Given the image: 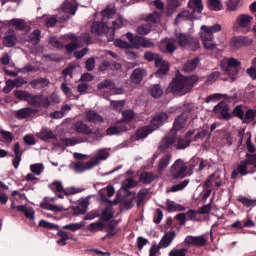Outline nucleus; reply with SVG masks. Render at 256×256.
Segmentation results:
<instances>
[{"label": "nucleus", "instance_id": "nucleus-7", "mask_svg": "<svg viewBox=\"0 0 256 256\" xmlns=\"http://www.w3.org/2000/svg\"><path fill=\"white\" fill-rule=\"evenodd\" d=\"M251 21H253V16L249 14L239 15L233 24V31L235 33H249Z\"/></svg>", "mask_w": 256, "mask_h": 256}, {"label": "nucleus", "instance_id": "nucleus-21", "mask_svg": "<svg viewBox=\"0 0 256 256\" xmlns=\"http://www.w3.org/2000/svg\"><path fill=\"white\" fill-rule=\"evenodd\" d=\"M175 39L173 38H165L161 41L160 47L166 53H175L177 51V44H175Z\"/></svg>", "mask_w": 256, "mask_h": 256}, {"label": "nucleus", "instance_id": "nucleus-54", "mask_svg": "<svg viewBox=\"0 0 256 256\" xmlns=\"http://www.w3.org/2000/svg\"><path fill=\"white\" fill-rule=\"evenodd\" d=\"M26 102H28V104L32 107H37L39 105V95H33L31 93H28Z\"/></svg>", "mask_w": 256, "mask_h": 256}, {"label": "nucleus", "instance_id": "nucleus-33", "mask_svg": "<svg viewBox=\"0 0 256 256\" xmlns=\"http://www.w3.org/2000/svg\"><path fill=\"white\" fill-rule=\"evenodd\" d=\"M16 209L24 213L27 219H31V220L35 219V210H33V208L27 207L25 205H18Z\"/></svg>", "mask_w": 256, "mask_h": 256}, {"label": "nucleus", "instance_id": "nucleus-55", "mask_svg": "<svg viewBox=\"0 0 256 256\" xmlns=\"http://www.w3.org/2000/svg\"><path fill=\"white\" fill-rule=\"evenodd\" d=\"M228 11H237L241 5V0H229L227 3Z\"/></svg>", "mask_w": 256, "mask_h": 256}, {"label": "nucleus", "instance_id": "nucleus-17", "mask_svg": "<svg viewBox=\"0 0 256 256\" xmlns=\"http://www.w3.org/2000/svg\"><path fill=\"white\" fill-rule=\"evenodd\" d=\"M213 113L219 115L220 119H230L231 114L229 113V105L225 102H220L213 109Z\"/></svg>", "mask_w": 256, "mask_h": 256}, {"label": "nucleus", "instance_id": "nucleus-1", "mask_svg": "<svg viewBox=\"0 0 256 256\" xmlns=\"http://www.w3.org/2000/svg\"><path fill=\"white\" fill-rule=\"evenodd\" d=\"M102 21L93 22L91 32L95 35H109L108 41H113L115 30L121 29L127 25V20H123V16L117 14L115 5L110 4L101 12Z\"/></svg>", "mask_w": 256, "mask_h": 256}, {"label": "nucleus", "instance_id": "nucleus-16", "mask_svg": "<svg viewBox=\"0 0 256 256\" xmlns=\"http://www.w3.org/2000/svg\"><path fill=\"white\" fill-rule=\"evenodd\" d=\"M155 65L158 67V70L156 71L157 77H163V75H167L169 71V62L163 60V58L158 55L155 60Z\"/></svg>", "mask_w": 256, "mask_h": 256}, {"label": "nucleus", "instance_id": "nucleus-14", "mask_svg": "<svg viewBox=\"0 0 256 256\" xmlns=\"http://www.w3.org/2000/svg\"><path fill=\"white\" fill-rule=\"evenodd\" d=\"M55 198H44L43 202L40 204L42 209H47V211H55V213H61L67 211V209L61 205H55Z\"/></svg>", "mask_w": 256, "mask_h": 256}, {"label": "nucleus", "instance_id": "nucleus-15", "mask_svg": "<svg viewBox=\"0 0 256 256\" xmlns=\"http://www.w3.org/2000/svg\"><path fill=\"white\" fill-rule=\"evenodd\" d=\"M167 121H169V114L162 112V113L156 114L152 118V120L150 121V125L152 129H154L155 131L156 129H159L161 125H164V123H167Z\"/></svg>", "mask_w": 256, "mask_h": 256}, {"label": "nucleus", "instance_id": "nucleus-12", "mask_svg": "<svg viewBox=\"0 0 256 256\" xmlns=\"http://www.w3.org/2000/svg\"><path fill=\"white\" fill-rule=\"evenodd\" d=\"M251 43H253V40L247 36H235L230 40V47L232 51H237L243 45H251Z\"/></svg>", "mask_w": 256, "mask_h": 256}, {"label": "nucleus", "instance_id": "nucleus-38", "mask_svg": "<svg viewBox=\"0 0 256 256\" xmlns=\"http://www.w3.org/2000/svg\"><path fill=\"white\" fill-rule=\"evenodd\" d=\"M57 236L60 237V239L57 240V243L62 247H65V245H67V241H69V239L73 240V237L69 236V233L63 230L58 231Z\"/></svg>", "mask_w": 256, "mask_h": 256}, {"label": "nucleus", "instance_id": "nucleus-22", "mask_svg": "<svg viewBox=\"0 0 256 256\" xmlns=\"http://www.w3.org/2000/svg\"><path fill=\"white\" fill-rule=\"evenodd\" d=\"M143 77H147V70L143 68H136L130 75V79L135 85H139L143 81Z\"/></svg>", "mask_w": 256, "mask_h": 256}, {"label": "nucleus", "instance_id": "nucleus-29", "mask_svg": "<svg viewBox=\"0 0 256 256\" xmlns=\"http://www.w3.org/2000/svg\"><path fill=\"white\" fill-rule=\"evenodd\" d=\"M114 215H115V210L113 209V206H106L100 212V219L101 221H111Z\"/></svg>", "mask_w": 256, "mask_h": 256}, {"label": "nucleus", "instance_id": "nucleus-3", "mask_svg": "<svg viewBox=\"0 0 256 256\" xmlns=\"http://www.w3.org/2000/svg\"><path fill=\"white\" fill-rule=\"evenodd\" d=\"M200 29L202 31L200 33V38L204 48L213 51V49L217 47V44L213 42V33H219V31H221V24H214L213 26L202 25Z\"/></svg>", "mask_w": 256, "mask_h": 256}, {"label": "nucleus", "instance_id": "nucleus-35", "mask_svg": "<svg viewBox=\"0 0 256 256\" xmlns=\"http://www.w3.org/2000/svg\"><path fill=\"white\" fill-rule=\"evenodd\" d=\"M37 137L42 141H47L49 139H55V134L49 128L42 129L39 133H37Z\"/></svg>", "mask_w": 256, "mask_h": 256}, {"label": "nucleus", "instance_id": "nucleus-45", "mask_svg": "<svg viewBox=\"0 0 256 256\" xmlns=\"http://www.w3.org/2000/svg\"><path fill=\"white\" fill-rule=\"evenodd\" d=\"M145 21L148 25H155V23H159V21H161V14H159V12H153L145 18Z\"/></svg>", "mask_w": 256, "mask_h": 256}, {"label": "nucleus", "instance_id": "nucleus-36", "mask_svg": "<svg viewBox=\"0 0 256 256\" xmlns=\"http://www.w3.org/2000/svg\"><path fill=\"white\" fill-rule=\"evenodd\" d=\"M154 131L152 126H145L137 130L136 137L137 139H145V137L151 135V133Z\"/></svg>", "mask_w": 256, "mask_h": 256}, {"label": "nucleus", "instance_id": "nucleus-48", "mask_svg": "<svg viewBox=\"0 0 256 256\" xmlns=\"http://www.w3.org/2000/svg\"><path fill=\"white\" fill-rule=\"evenodd\" d=\"M30 171L33 175L39 176L43 171H45V165H43V163L32 164L30 165Z\"/></svg>", "mask_w": 256, "mask_h": 256}, {"label": "nucleus", "instance_id": "nucleus-20", "mask_svg": "<svg viewBox=\"0 0 256 256\" xmlns=\"http://www.w3.org/2000/svg\"><path fill=\"white\" fill-rule=\"evenodd\" d=\"M186 245H193L195 247H205L207 245V238L205 236H187L185 238Z\"/></svg>", "mask_w": 256, "mask_h": 256}, {"label": "nucleus", "instance_id": "nucleus-19", "mask_svg": "<svg viewBox=\"0 0 256 256\" xmlns=\"http://www.w3.org/2000/svg\"><path fill=\"white\" fill-rule=\"evenodd\" d=\"M187 117V112H183L175 119L173 124V130L171 131L172 135H175L176 131H181V129H185V125H187Z\"/></svg>", "mask_w": 256, "mask_h": 256}, {"label": "nucleus", "instance_id": "nucleus-42", "mask_svg": "<svg viewBox=\"0 0 256 256\" xmlns=\"http://www.w3.org/2000/svg\"><path fill=\"white\" fill-rule=\"evenodd\" d=\"M188 185H189V179H186L170 187V189L167 190V193H177V191H183V189H185V187H187Z\"/></svg>", "mask_w": 256, "mask_h": 256}, {"label": "nucleus", "instance_id": "nucleus-59", "mask_svg": "<svg viewBox=\"0 0 256 256\" xmlns=\"http://www.w3.org/2000/svg\"><path fill=\"white\" fill-rule=\"evenodd\" d=\"M147 195H149V190H147V188H142L137 195V202L138 205H141V203H143V201H145Z\"/></svg>", "mask_w": 256, "mask_h": 256}, {"label": "nucleus", "instance_id": "nucleus-28", "mask_svg": "<svg viewBox=\"0 0 256 256\" xmlns=\"http://www.w3.org/2000/svg\"><path fill=\"white\" fill-rule=\"evenodd\" d=\"M174 239H175V231H170L166 233L159 243L160 249H167V247H169V245L173 243Z\"/></svg>", "mask_w": 256, "mask_h": 256}, {"label": "nucleus", "instance_id": "nucleus-57", "mask_svg": "<svg viewBox=\"0 0 256 256\" xmlns=\"http://www.w3.org/2000/svg\"><path fill=\"white\" fill-rule=\"evenodd\" d=\"M122 117L124 121L129 123L135 119V112L133 110H124L122 111Z\"/></svg>", "mask_w": 256, "mask_h": 256}, {"label": "nucleus", "instance_id": "nucleus-24", "mask_svg": "<svg viewBox=\"0 0 256 256\" xmlns=\"http://www.w3.org/2000/svg\"><path fill=\"white\" fill-rule=\"evenodd\" d=\"M73 127L76 133H81L82 135H93V129L83 121L76 122Z\"/></svg>", "mask_w": 256, "mask_h": 256}, {"label": "nucleus", "instance_id": "nucleus-4", "mask_svg": "<svg viewBox=\"0 0 256 256\" xmlns=\"http://www.w3.org/2000/svg\"><path fill=\"white\" fill-rule=\"evenodd\" d=\"M174 40L179 47H182V49L197 51V49L201 47V44L197 38H193L189 34H185L183 32H175Z\"/></svg>", "mask_w": 256, "mask_h": 256}, {"label": "nucleus", "instance_id": "nucleus-53", "mask_svg": "<svg viewBox=\"0 0 256 256\" xmlns=\"http://www.w3.org/2000/svg\"><path fill=\"white\" fill-rule=\"evenodd\" d=\"M123 107H125V100H120V101L112 100L110 103V109H112V111H121Z\"/></svg>", "mask_w": 256, "mask_h": 256}, {"label": "nucleus", "instance_id": "nucleus-25", "mask_svg": "<svg viewBox=\"0 0 256 256\" xmlns=\"http://www.w3.org/2000/svg\"><path fill=\"white\" fill-rule=\"evenodd\" d=\"M37 114V110L33 108H21L15 111V115L18 119H27L29 117H33V115Z\"/></svg>", "mask_w": 256, "mask_h": 256}, {"label": "nucleus", "instance_id": "nucleus-13", "mask_svg": "<svg viewBox=\"0 0 256 256\" xmlns=\"http://www.w3.org/2000/svg\"><path fill=\"white\" fill-rule=\"evenodd\" d=\"M97 89H99V91H101L103 89H110L112 95H123V93H125V90H123V88H116L115 89V83L112 80H109V79L98 83L97 84Z\"/></svg>", "mask_w": 256, "mask_h": 256}, {"label": "nucleus", "instance_id": "nucleus-39", "mask_svg": "<svg viewBox=\"0 0 256 256\" xmlns=\"http://www.w3.org/2000/svg\"><path fill=\"white\" fill-rule=\"evenodd\" d=\"M49 79L40 78L30 82V85L33 89H43V87H47L49 85Z\"/></svg>", "mask_w": 256, "mask_h": 256}, {"label": "nucleus", "instance_id": "nucleus-41", "mask_svg": "<svg viewBox=\"0 0 256 256\" xmlns=\"http://www.w3.org/2000/svg\"><path fill=\"white\" fill-rule=\"evenodd\" d=\"M155 181V174L153 172H143L140 175V182L145 185H149V183H153Z\"/></svg>", "mask_w": 256, "mask_h": 256}, {"label": "nucleus", "instance_id": "nucleus-32", "mask_svg": "<svg viewBox=\"0 0 256 256\" xmlns=\"http://www.w3.org/2000/svg\"><path fill=\"white\" fill-rule=\"evenodd\" d=\"M136 46L135 49H140V47H144V48H151V47H155V43L151 42V40L147 39V38H143L141 36H139V38H136Z\"/></svg>", "mask_w": 256, "mask_h": 256}, {"label": "nucleus", "instance_id": "nucleus-52", "mask_svg": "<svg viewBox=\"0 0 256 256\" xmlns=\"http://www.w3.org/2000/svg\"><path fill=\"white\" fill-rule=\"evenodd\" d=\"M136 31L138 35H149V33H151V24H141L137 27Z\"/></svg>", "mask_w": 256, "mask_h": 256}, {"label": "nucleus", "instance_id": "nucleus-50", "mask_svg": "<svg viewBox=\"0 0 256 256\" xmlns=\"http://www.w3.org/2000/svg\"><path fill=\"white\" fill-rule=\"evenodd\" d=\"M209 179L216 185V187H221L223 182L221 181V171L217 170L209 176Z\"/></svg>", "mask_w": 256, "mask_h": 256}, {"label": "nucleus", "instance_id": "nucleus-58", "mask_svg": "<svg viewBox=\"0 0 256 256\" xmlns=\"http://www.w3.org/2000/svg\"><path fill=\"white\" fill-rule=\"evenodd\" d=\"M256 117V112L255 110H248L245 115H244V118H243V123H251Z\"/></svg>", "mask_w": 256, "mask_h": 256}, {"label": "nucleus", "instance_id": "nucleus-10", "mask_svg": "<svg viewBox=\"0 0 256 256\" xmlns=\"http://www.w3.org/2000/svg\"><path fill=\"white\" fill-rule=\"evenodd\" d=\"M60 9L59 19L61 21H69V15L77 13V4L75 0H65Z\"/></svg>", "mask_w": 256, "mask_h": 256}, {"label": "nucleus", "instance_id": "nucleus-31", "mask_svg": "<svg viewBox=\"0 0 256 256\" xmlns=\"http://www.w3.org/2000/svg\"><path fill=\"white\" fill-rule=\"evenodd\" d=\"M199 65V58H193L192 60H188L183 65V71L185 73H191V71H195L197 69V66Z\"/></svg>", "mask_w": 256, "mask_h": 256}, {"label": "nucleus", "instance_id": "nucleus-40", "mask_svg": "<svg viewBox=\"0 0 256 256\" xmlns=\"http://www.w3.org/2000/svg\"><path fill=\"white\" fill-rule=\"evenodd\" d=\"M166 209L172 213L175 211H185V207L183 205L177 204L171 200L166 201Z\"/></svg>", "mask_w": 256, "mask_h": 256}, {"label": "nucleus", "instance_id": "nucleus-64", "mask_svg": "<svg viewBox=\"0 0 256 256\" xmlns=\"http://www.w3.org/2000/svg\"><path fill=\"white\" fill-rule=\"evenodd\" d=\"M187 255V249H173L169 252V256H185Z\"/></svg>", "mask_w": 256, "mask_h": 256}, {"label": "nucleus", "instance_id": "nucleus-37", "mask_svg": "<svg viewBox=\"0 0 256 256\" xmlns=\"http://www.w3.org/2000/svg\"><path fill=\"white\" fill-rule=\"evenodd\" d=\"M188 7L196 13H201L203 11V0H189Z\"/></svg>", "mask_w": 256, "mask_h": 256}, {"label": "nucleus", "instance_id": "nucleus-26", "mask_svg": "<svg viewBox=\"0 0 256 256\" xmlns=\"http://www.w3.org/2000/svg\"><path fill=\"white\" fill-rule=\"evenodd\" d=\"M72 169L75 171V173H85V171L93 169V164H91V161L76 162L72 164Z\"/></svg>", "mask_w": 256, "mask_h": 256}, {"label": "nucleus", "instance_id": "nucleus-44", "mask_svg": "<svg viewBox=\"0 0 256 256\" xmlns=\"http://www.w3.org/2000/svg\"><path fill=\"white\" fill-rule=\"evenodd\" d=\"M139 185V182L133 178H127L122 182V189L124 191H129V189H133V187H137Z\"/></svg>", "mask_w": 256, "mask_h": 256}, {"label": "nucleus", "instance_id": "nucleus-18", "mask_svg": "<svg viewBox=\"0 0 256 256\" xmlns=\"http://www.w3.org/2000/svg\"><path fill=\"white\" fill-rule=\"evenodd\" d=\"M109 159V153L107 149H100L97 153L91 158L90 163L92 167H97L101 164V161H107Z\"/></svg>", "mask_w": 256, "mask_h": 256}, {"label": "nucleus", "instance_id": "nucleus-9", "mask_svg": "<svg viewBox=\"0 0 256 256\" xmlns=\"http://www.w3.org/2000/svg\"><path fill=\"white\" fill-rule=\"evenodd\" d=\"M65 41H73L72 43L66 45V49L69 53H73L76 49H79V47H83V43L89 44V35L85 34L84 37H77L74 34H67L64 36Z\"/></svg>", "mask_w": 256, "mask_h": 256}, {"label": "nucleus", "instance_id": "nucleus-23", "mask_svg": "<svg viewBox=\"0 0 256 256\" xmlns=\"http://www.w3.org/2000/svg\"><path fill=\"white\" fill-rule=\"evenodd\" d=\"M2 43L5 47H15V45H17V35H15V31H8L2 38Z\"/></svg>", "mask_w": 256, "mask_h": 256}, {"label": "nucleus", "instance_id": "nucleus-8", "mask_svg": "<svg viewBox=\"0 0 256 256\" xmlns=\"http://www.w3.org/2000/svg\"><path fill=\"white\" fill-rule=\"evenodd\" d=\"M193 140L183 139L181 137H175V134H171V136H167L162 141L163 149H167L170 145H174L176 149L182 150L187 149Z\"/></svg>", "mask_w": 256, "mask_h": 256}, {"label": "nucleus", "instance_id": "nucleus-43", "mask_svg": "<svg viewBox=\"0 0 256 256\" xmlns=\"http://www.w3.org/2000/svg\"><path fill=\"white\" fill-rule=\"evenodd\" d=\"M105 229V224L101 221L93 222L88 225V230L90 233H97L98 231H103Z\"/></svg>", "mask_w": 256, "mask_h": 256}, {"label": "nucleus", "instance_id": "nucleus-5", "mask_svg": "<svg viewBox=\"0 0 256 256\" xmlns=\"http://www.w3.org/2000/svg\"><path fill=\"white\" fill-rule=\"evenodd\" d=\"M187 169H195V165L187 164L183 159H177L168 170V176L172 179H185Z\"/></svg>", "mask_w": 256, "mask_h": 256}, {"label": "nucleus", "instance_id": "nucleus-63", "mask_svg": "<svg viewBox=\"0 0 256 256\" xmlns=\"http://www.w3.org/2000/svg\"><path fill=\"white\" fill-rule=\"evenodd\" d=\"M240 203H243L245 207H255L256 206V200L249 199L246 197H241L238 199Z\"/></svg>", "mask_w": 256, "mask_h": 256}, {"label": "nucleus", "instance_id": "nucleus-60", "mask_svg": "<svg viewBox=\"0 0 256 256\" xmlns=\"http://www.w3.org/2000/svg\"><path fill=\"white\" fill-rule=\"evenodd\" d=\"M51 105V100L47 96H38L37 107H49Z\"/></svg>", "mask_w": 256, "mask_h": 256}, {"label": "nucleus", "instance_id": "nucleus-47", "mask_svg": "<svg viewBox=\"0 0 256 256\" xmlns=\"http://www.w3.org/2000/svg\"><path fill=\"white\" fill-rule=\"evenodd\" d=\"M65 36L61 37L60 40L57 37H51L49 39V43L50 45H52V47H56L57 49H63V47H65L63 45V43H65Z\"/></svg>", "mask_w": 256, "mask_h": 256}, {"label": "nucleus", "instance_id": "nucleus-30", "mask_svg": "<svg viewBox=\"0 0 256 256\" xmlns=\"http://www.w3.org/2000/svg\"><path fill=\"white\" fill-rule=\"evenodd\" d=\"M195 15L187 10L180 12L176 18L175 23H181V21H194Z\"/></svg>", "mask_w": 256, "mask_h": 256}, {"label": "nucleus", "instance_id": "nucleus-34", "mask_svg": "<svg viewBox=\"0 0 256 256\" xmlns=\"http://www.w3.org/2000/svg\"><path fill=\"white\" fill-rule=\"evenodd\" d=\"M127 131V127L125 125H118L109 127L106 130L107 135H121Z\"/></svg>", "mask_w": 256, "mask_h": 256}, {"label": "nucleus", "instance_id": "nucleus-61", "mask_svg": "<svg viewBox=\"0 0 256 256\" xmlns=\"http://www.w3.org/2000/svg\"><path fill=\"white\" fill-rule=\"evenodd\" d=\"M41 35V32L39 30H34L30 35H29V41L30 43H33L34 45L39 44V37Z\"/></svg>", "mask_w": 256, "mask_h": 256}, {"label": "nucleus", "instance_id": "nucleus-49", "mask_svg": "<svg viewBox=\"0 0 256 256\" xmlns=\"http://www.w3.org/2000/svg\"><path fill=\"white\" fill-rule=\"evenodd\" d=\"M9 25H12V27L19 31H23L25 29V20L15 18L9 21Z\"/></svg>", "mask_w": 256, "mask_h": 256}, {"label": "nucleus", "instance_id": "nucleus-2", "mask_svg": "<svg viewBox=\"0 0 256 256\" xmlns=\"http://www.w3.org/2000/svg\"><path fill=\"white\" fill-rule=\"evenodd\" d=\"M199 81V77L191 76V77H178L175 78L168 86L167 92L174 93V95H186L189 93L191 89H193V85Z\"/></svg>", "mask_w": 256, "mask_h": 256}, {"label": "nucleus", "instance_id": "nucleus-11", "mask_svg": "<svg viewBox=\"0 0 256 256\" xmlns=\"http://www.w3.org/2000/svg\"><path fill=\"white\" fill-rule=\"evenodd\" d=\"M50 189L54 193H64V195L69 196V195H77V193H81L83 189L81 188H76V187H68V188H63V183L61 181H54L52 184H50Z\"/></svg>", "mask_w": 256, "mask_h": 256}, {"label": "nucleus", "instance_id": "nucleus-62", "mask_svg": "<svg viewBox=\"0 0 256 256\" xmlns=\"http://www.w3.org/2000/svg\"><path fill=\"white\" fill-rule=\"evenodd\" d=\"M249 166V161L243 160L238 165V173L240 175H247V167Z\"/></svg>", "mask_w": 256, "mask_h": 256}, {"label": "nucleus", "instance_id": "nucleus-27", "mask_svg": "<svg viewBox=\"0 0 256 256\" xmlns=\"http://www.w3.org/2000/svg\"><path fill=\"white\" fill-rule=\"evenodd\" d=\"M86 121L88 123H103V118L97 111L95 110H88L85 112Z\"/></svg>", "mask_w": 256, "mask_h": 256}, {"label": "nucleus", "instance_id": "nucleus-46", "mask_svg": "<svg viewBox=\"0 0 256 256\" xmlns=\"http://www.w3.org/2000/svg\"><path fill=\"white\" fill-rule=\"evenodd\" d=\"M171 157V154H167L160 160L158 164V171H165V169L169 167V164L171 163Z\"/></svg>", "mask_w": 256, "mask_h": 256}, {"label": "nucleus", "instance_id": "nucleus-51", "mask_svg": "<svg viewBox=\"0 0 256 256\" xmlns=\"http://www.w3.org/2000/svg\"><path fill=\"white\" fill-rule=\"evenodd\" d=\"M150 93L154 99H159L163 95V88L159 84L153 85L150 89Z\"/></svg>", "mask_w": 256, "mask_h": 256}, {"label": "nucleus", "instance_id": "nucleus-6", "mask_svg": "<svg viewBox=\"0 0 256 256\" xmlns=\"http://www.w3.org/2000/svg\"><path fill=\"white\" fill-rule=\"evenodd\" d=\"M220 67L225 75H229V77L233 81V76L239 73V67H241V62L235 58H224L220 62Z\"/></svg>", "mask_w": 256, "mask_h": 256}, {"label": "nucleus", "instance_id": "nucleus-56", "mask_svg": "<svg viewBox=\"0 0 256 256\" xmlns=\"http://www.w3.org/2000/svg\"><path fill=\"white\" fill-rule=\"evenodd\" d=\"M208 1H209V8L212 11H221V9H223L221 0H208Z\"/></svg>", "mask_w": 256, "mask_h": 256}]
</instances>
